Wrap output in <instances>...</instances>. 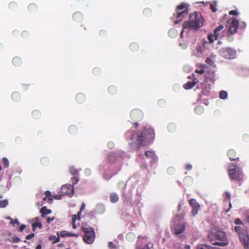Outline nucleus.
<instances>
[{"mask_svg":"<svg viewBox=\"0 0 249 249\" xmlns=\"http://www.w3.org/2000/svg\"><path fill=\"white\" fill-rule=\"evenodd\" d=\"M229 175L232 180H238L242 176V171L240 168L237 167L234 164L230 163L229 166Z\"/></svg>","mask_w":249,"mask_h":249,"instance_id":"obj_4","label":"nucleus"},{"mask_svg":"<svg viewBox=\"0 0 249 249\" xmlns=\"http://www.w3.org/2000/svg\"><path fill=\"white\" fill-rule=\"evenodd\" d=\"M216 6H217V4H216V2H213L210 4L211 9H212V10L213 12L216 11V10H217Z\"/></svg>","mask_w":249,"mask_h":249,"instance_id":"obj_42","label":"nucleus"},{"mask_svg":"<svg viewBox=\"0 0 249 249\" xmlns=\"http://www.w3.org/2000/svg\"><path fill=\"white\" fill-rule=\"evenodd\" d=\"M208 39L210 43H213L214 41V40H215L214 38V34L209 35L208 36Z\"/></svg>","mask_w":249,"mask_h":249,"instance_id":"obj_44","label":"nucleus"},{"mask_svg":"<svg viewBox=\"0 0 249 249\" xmlns=\"http://www.w3.org/2000/svg\"><path fill=\"white\" fill-rule=\"evenodd\" d=\"M229 14L231 15H237L238 13L235 10H231L229 12Z\"/></svg>","mask_w":249,"mask_h":249,"instance_id":"obj_56","label":"nucleus"},{"mask_svg":"<svg viewBox=\"0 0 249 249\" xmlns=\"http://www.w3.org/2000/svg\"><path fill=\"white\" fill-rule=\"evenodd\" d=\"M175 125L173 124H170L168 125V129L170 132H173L175 130Z\"/></svg>","mask_w":249,"mask_h":249,"instance_id":"obj_39","label":"nucleus"},{"mask_svg":"<svg viewBox=\"0 0 249 249\" xmlns=\"http://www.w3.org/2000/svg\"><path fill=\"white\" fill-rule=\"evenodd\" d=\"M228 96V93L225 91H221L219 93V97L222 99H225Z\"/></svg>","mask_w":249,"mask_h":249,"instance_id":"obj_33","label":"nucleus"},{"mask_svg":"<svg viewBox=\"0 0 249 249\" xmlns=\"http://www.w3.org/2000/svg\"><path fill=\"white\" fill-rule=\"evenodd\" d=\"M238 26L239 21L236 18H232L227 20L226 28L228 34L231 35L235 34Z\"/></svg>","mask_w":249,"mask_h":249,"instance_id":"obj_6","label":"nucleus"},{"mask_svg":"<svg viewBox=\"0 0 249 249\" xmlns=\"http://www.w3.org/2000/svg\"><path fill=\"white\" fill-rule=\"evenodd\" d=\"M84 233L83 240L87 244H91L95 239L94 229L91 227H83L82 229Z\"/></svg>","mask_w":249,"mask_h":249,"instance_id":"obj_5","label":"nucleus"},{"mask_svg":"<svg viewBox=\"0 0 249 249\" xmlns=\"http://www.w3.org/2000/svg\"><path fill=\"white\" fill-rule=\"evenodd\" d=\"M32 227L33 231H35V229L37 227L39 228L40 229H41L42 228V225L41 222L39 221H36L32 224Z\"/></svg>","mask_w":249,"mask_h":249,"instance_id":"obj_29","label":"nucleus"},{"mask_svg":"<svg viewBox=\"0 0 249 249\" xmlns=\"http://www.w3.org/2000/svg\"><path fill=\"white\" fill-rule=\"evenodd\" d=\"M81 212L82 211H81L80 210L77 213V216H78V219L80 220V215H81Z\"/></svg>","mask_w":249,"mask_h":249,"instance_id":"obj_62","label":"nucleus"},{"mask_svg":"<svg viewBox=\"0 0 249 249\" xmlns=\"http://www.w3.org/2000/svg\"><path fill=\"white\" fill-rule=\"evenodd\" d=\"M13 240L15 241L16 242H18L20 241V238L18 237L14 238Z\"/></svg>","mask_w":249,"mask_h":249,"instance_id":"obj_61","label":"nucleus"},{"mask_svg":"<svg viewBox=\"0 0 249 249\" xmlns=\"http://www.w3.org/2000/svg\"><path fill=\"white\" fill-rule=\"evenodd\" d=\"M130 49L132 52H135L139 49V45L137 43L133 42L130 45Z\"/></svg>","mask_w":249,"mask_h":249,"instance_id":"obj_28","label":"nucleus"},{"mask_svg":"<svg viewBox=\"0 0 249 249\" xmlns=\"http://www.w3.org/2000/svg\"><path fill=\"white\" fill-rule=\"evenodd\" d=\"M224 29V26L222 25H220L218 27H217L214 31V38L215 40L217 39L221 31Z\"/></svg>","mask_w":249,"mask_h":249,"instance_id":"obj_18","label":"nucleus"},{"mask_svg":"<svg viewBox=\"0 0 249 249\" xmlns=\"http://www.w3.org/2000/svg\"><path fill=\"white\" fill-rule=\"evenodd\" d=\"M99 34L101 36H104L106 34V32L104 30H102L100 31Z\"/></svg>","mask_w":249,"mask_h":249,"instance_id":"obj_59","label":"nucleus"},{"mask_svg":"<svg viewBox=\"0 0 249 249\" xmlns=\"http://www.w3.org/2000/svg\"><path fill=\"white\" fill-rule=\"evenodd\" d=\"M195 72L196 73H199L200 74H203L205 72V71L203 69H201V70H196L195 71Z\"/></svg>","mask_w":249,"mask_h":249,"instance_id":"obj_53","label":"nucleus"},{"mask_svg":"<svg viewBox=\"0 0 249 249\" xmlns=\"http://www.w3.org/2000/svg\"><path fill=\"white\" fill-rule=\"evenodd\" d=\"M9 204L8 200L7 199L0 200V208H4Z\"/></svg>","mask_w":249,"mask_h":249,"instance_id":"obj_30","label":"nucleus"},{"mask_svg":"<svg viewBox=\"0 0 249 249\" xmlns=\"http://www.w3.org/2000/svg\"><path fill=\"white\" fill-rule=\"evenodd\" d=\"M11 97L14 101L18 102L20 99L21 96L19 93L15 92L12 94Z\"/></svg>","mask_w":249,"mask_h":249,"instance_id":"obj_22","label":"nucleus"},{"mask_svg":"<svg viewBox=\"0 0 249 249\" xmlns=\"http://www.w3.org/2000/svg\"><path fill=\"white\" fill-rule=\"evenodd\" d=\"M32 116L35 118H38L40 116V112L38 110H35L32 112Z\"/></svg>","mask_w":249,"mask_h":249,"instance_id":"obj_34","label":"nucleus"},{"mask_svg":"<svg viewBox=\"0 0 249 249\" xmlns=\"http://www.w3.org/2000/svg\"><path fill=\"white\" fill-rule=\"evenodd\" d=\"M189 20L184 22L182 25L184 29H190L198 30L203 25L204 20L200 14L194 12L190 15Z\"/></svg>","mask_w":249,"mask_h":249,"instance_id":"obj_2","label":"nucleus"},{"mask_svg":"<svg viewBox=\"0 0 249 249\" xmlns=\"http://www.w3.org/2000/svg\"><path fill=\"white\" fill-rule=\"evenodd\" d=\"M78 236V234H76V233H70V236H75V237H77Z\"/></svg>","mask_w":249,"mask_h":249,"instance_id":"obj_63","label":"nucleus"},{"mask_svg":"<svg viewBox=\"0 0 249 249\" xmlns=\"http://www.w3.org/2000/svg\"><path fill=\"white\" fill-rule=\"evenodd\" d=\"M189 204L192 207V214L195 216L200 209V205L195 199L192 198L189 200Z\"/></svg>","mask_w":249,"mask_h":249,"instance_id":"obj_12","label":"nucleus"},{"mask_svg":"<svg viewBox=\"0 0 249 249\" xmlns=\"http://www.w3.org/2000/svg\"><path fill=\"white\" fill-rule=\"evenodd\" d=\"M136 249H152V244L148 243L144 246H139L137 245Z\"/></svg>","mask_w":249,"mask_h":249,"instance_id":"obj_27","label":"nucleus"},{"mask_svg":"<svg viewBox=\"0 0 249 249\" xmlns=\"http://www.w3.org/2000/svg\"><path fill=\"white\" fill-rule=\"evenodd\" d=\"M76 101L79 104L83 103L86 100V97L84 94L79 93L76 95Z\"/></svg>","mask_w":249,"mask_h":249,"instance_id":"obj_17","label":"nucleus"},{"mask_svg":"<svg viewBox=\"0 0 249 249\" xmlns=\"http://www.w3.org/2000/svg\"><path fill=\"white\" fill-rule=\"evenodd\" d=\"M45 195L46 197H50L49 198V199L52 201L53 199L52 198L51 193L49 191H47L45 192Z\"/></svg>","mask_w":249,"mask_h":249,"instance_id":"obj_45","label":"nucleus"},{"mask_svg":"<svg viewBox=\"0 0 249 249\" xmlns=\"http://www.w3.org/2000/svg\"><path fill=\"white\" fill-rule=\"evenodd\" d=\"M143 13L145 16H148L152 13L151 11L149 8H145L143 11Z\"/></svg>","mask_w":249,"mask_h":249,"instance_id":"obj_36","label":"nucleus"},{"mask_svg":"<svg viewBox=\"0 0 249 249\" xmlns=\"http://www.w3.org/2000/svg\"><path fill=\"white\" fill-rule=\"evenodd\" d=\"M40 162L43 165H46L49 162V160L47 157H42L40 160Z\"/></svg>","mask_w":249,"mask_h":249,"instance_id":"obj_32","label":"nucleus"},{"mask_svg":"<svg viewBox=\"0 0 249 249\" xmlns=\"http://www.w3.org/2000/svg\"><path fill=\"white\" fill-rule=\"evenodd\" d=\"M54 217L53 216L52 217H48L47 218V222L48 223H50L51 222H52L54 219Z\"/></svg>","mask_w":249,"mask_h":249,"instance_id":"obj_54","label":"nucleus"},{"mask_svg":"<svg viewBox=\"0 0 249 249\" xmlns=\"http://www.w3.org/2000/svg\"><path fill=\"white\" fill-rule=\"evenodd\" d=\"M196 249H215V247L207 244H199L197 246Z\"/></svg>","mask_w":249,"mask_h":249,"instance_id":"obj_21","label":"nucleus"},{"mask_svg":"<svg viewBox=\"0 0 249 249\" xmlns=\"http://www.w3.org/2000/svg\"><path fill=\"white\" fill-rule=\"evenodd\" d=\"M220 54L226 59H232L235 57L236 52L231 48H223L220 50Z\"/></svg>","mask_w":249,"mask_h":249,"instance_id":"obj_8","label":"nucleus"},{"mask_svg":"<svg viewBox=\"0 0 249 249\" xmlns=\"http://www.w3.org/2000/svg\"><path fill=\"white\" fill-rule=\"evenodd\" d=\"M69 131L71 134H75L77 132V128L75 125H71L69 128Z\"/></svg>","mask_w":249,"mask_h":249,"instance_id":"obj_31","label":"nucleus"},{"mask_svg":"<svg viewBox=\"0 0 249 249\" xmlns=\"http://www.w3.org/2000/svg\"><path fill=\"white\" fill-rule=\"evenodd\" d=\"M60 235L62 237H66V236H70V232L67 231H62L61 232Z\"/></svg>","mask_w":249,"mask_h":249,"instance_id":"obj_40","label":"nucleus"},{"mask_svg":"<svg viewBox=\"0 0 249 249\" xmlns=\"http://www.w3.org/2000/svg\"><path fill=\"white\" fill-rule=\"evenodd\" d=\"M74 192V187L71 184H65L62 186L61 188V195L71 196Z\"/></svg>","mask_w":249,"mask_h":249,"instance_id":"obj_9","label":"nucleus"},{"mask_svg":"<svg viewBox=\"0 0 249 249\" xmlns=\"http://www.w3.org/2000/svg\"><path fill=\"white\" fill-rule=\"evenodd\" d=\"M108 91L110 94L114 95L117 93V89L116 87L112 85L108 87Z\"/></svg>","mask_w":249,"mask_h":249,"instance_id":"obj_25","label":"nucleus"},{"mask_svg":"<svg viewBox=\"0 0 249 249\" xmlns=\"http://www.w3.org/2000/svg\"><path fill=\"white\" fill-rule=\"evenodd\" d=\"M235 224L237 225H242L243 223L239 218H237L235 220Z\"/></svg>","mask_w":249,"mask_h":249,"instance_id":"obj_49","label":"nucleus"},{"mask_svg":"<svg viewBox=\"0 0 249 249\" xmlns=\"http://www.w3.org/2000/svg\"><path fill=\"white\" fill-rule=\"evenodd\" d=\"M2 162L5 167L7 168L9 166V160L6 158H3L2 159Z\"/></svg>","mask_w":249,"mask_h":249,"instance_id":"obj_43","label":"nucleus"},{"mask_svg":"<svg viewBox=\"0 0 249 249\" xmlns=\"http://www.w3.org/2000/svg\"><path fill=\"white\" fill-rule=\"evenodd\" d=\"M40 212L41 214V216L44 217L46 215L51 213L52 211L50 209H48L46 207L44 206L40 209Z\"/></svg>","mask_w":249,"mask_h":249,"instance_id":"obj_19","label":"nucleus"},{"mask_svg":"<svg viewBox=\"0 0 249 249\" xmlns=\"http://www.w3.org/2000/svg\"><path fill=\"white\" fill-rule=\"evenodd\" d=\"M209 241L212 242L218 240L220 242H214L213 245L225 247L229 244V240L226 232L221 229L213 228L208 234Z\"/></svg>","mask_w":249,"mask_h":249,"instance_id":"obj_1","label":"nucleus"},{"mask_svg":"<svg viewBox=\"0 0 249 249\" xmlns=\"http://www.w3.org/2000/svg\"><path fill=\"white\" fill-rule=\"evenodd\" d=\"M142 112L138 109H135L130 112V116L132 120L139 121L143 118Z\"/></svg>","mask_w":249,"mask_h":249,"instance_id":"obj_11","label":"nucleus"},{"mask_svg":"<svg viewBox=\"0 0 249 249\" xmlns=\"http://www.w3.org/2000/svg\"><path fill=\"white\" fill-rule=\"evenodd\" d=\"M188 9L187 4L185 3H181L178 6L177 8V13L175 16H176L177 18H180V19L178 20L175 21V24L178 23L180 20H182V18L187 15L188 13Z\"/></svg>","mask_w":249,"mask_h":249,"instance_id":"obj_7","label":"nucleus"},{"mask_svg":"<svg viewBox=\"0 0 249 249\" xmlns=\"http://www.w3.org/2000/svg\"><path fill=\"white\" fill-rule=\"evenodd\" d=\"M53 198H54L56 199H59L61 198V196L60 195H56L55 196H53Z\"/></svg>","mask_w":249,"mask_h":249,"instance_id":"obj_60","label":"nucleus"},{"mask_svg":"<svg viewBox=\"0 0 249 249\" xmlns=\"http://www.w3.org/2000/svg\"><path fill=\"white\" fill-rule=\"evenodd\" d=\"M119 199V197L116 193H111L110 196V201L112 203L116 202Z\"/></svg>","mask_w":249,"mask_h":249,"instance_id":"obj_26","label":"nucleus"},{"mask_svg":"<svg viewBox=\"0 0 249 249\" xmlns=\"http://www.w3.org/2000/svg\"><path fill=\"white\" fill-rule=\"evenodd\" d=\"M41 245L40 244H39L36 246V249H41Z\"/></svg>","mask_w":249,"mask_h":249,"instance_id":"obj_64","label":"nucleus"},{"mask_svg":"<svg viewBox=\"0 0 249 249\" xmlns=\"http://www.w3.org/2000/svg\"><path fill=\"white\" fill-rule=\"evenodd\" d=\"M228 156L231 161L239 159V157L236 152L233 149H230L228 152Z\"/></svg>","mask_w":249,"mask_h":249,"instance_id":"obj_14","label":"nucleus"},{"mask_svg":"<svg viewBox=\"0 0 249 249\" xmlns=\"http://www.w3.org/2000/svg\"><path fill=\"white\" fill-rule=\"evenodd\" d=\"M100 69L97 68H94L93 70V72L94 73V74H97L99 73H100Z\"/></svg>","mask_w":249,"mask_h":249,"instance_id":"obj_52","label":"nucleus"},{"mask_svg":"<svg viewBox=\"0 0 249 249\" xmlns=\"http://www.w3.org/2000/svg\"><path fill=\"white\" fill-rule=\"evenodd\" d=\"M17 4L15 2H11L9 4V7L12 10H15L17 8Z\"/></svg>","mask_w":249,"mask_h":249,"instance_id":"obj_41","label":"nucleus"},{"mask_svg":"<svg viewBox=\"0 0 249 249\" xmlns=\"http://www.w3.org/2000/svg\"><path fill=\"white\" fill-rule=\"evenodd\" d=\"M34 236H35V234L32 233L30 234L27 235L26 236L25 238H26V239L30 240L31 239H32L33 237H34Z\"/></svg>","mask_w":249,"mask_h":249,"instance_id":"obj_50","label":"nucleus"},{"mask_svg":"<svg viewBox=\"0 0 249 249\" xmlns=\"http://www.w3.org/2000/svg\"><path fill=\"white\" fill-rule=\"evenodd\" d=\"M108 247L110 249H117V246L113 242H109L108 244Z\"/></svg>","mask_w":249,"mask_h":249,"instance_id":"obj_37","label":"nucleus"},{"mask_svg":"<svg viewBox=\"0 0 249 249\" xmlns=\"http://www.w3.org/2000/svg\"><path fill=\"white\" fill-rule=\"evenodd\" d=\"M73 19L76 22H80L83 19V16L80 12H75L72 16Z\"/></svg>","mask_w":249,"mask_h":249,"instance_id":"obj_15","label":"nucleus"},{"mask_svg":"<svg viewBox=\"0 0 249 249\" xmlns=\"http://www.w3.org/2000/svg\"><path fill=\"white\" fill-rule=\"evenodd\" d=\"M10 223L12 224L13 226H15L16 224H18V220L17 219H16L15 220H14L13 219H11Z\"/></svg>","mask_w":249,"mask_h":249,"instance_id":"obj_51","label":"nucleus"},{"mask_svg":"<svg viewBox=\"0 0 249 249\" xmlns=\"http://www.w3.org/2000/svg\"><path fill=\"white\" fill-rule=\"evenodd\" d=\"M70 173L72 175H75L78 174L77 171L73 167H70Z\"/></svg>","mask_w":249,"mask_h":249,"instance_id":"obj_38","label":"nucleus"},{"mask_svg":"<svg viewBox=\"0 0 249 249\" xmlns=\"http://www.w3.org/2000/svg\"><path fill=\"white\" fill-rule=\"evenodd\" d=\"M186 168L188 170H190L192 168V166L190 164H188L186 165Z\"/></svg>","mask_w":249,"mask_h":249,"instance_id":"obj_58","label":"nucleus"},{"mask_svg":"<svg viewBox=\"0 0 249 249\" xmlns=\"http://www.w3.org/2000/svg\"><path fill=\"white\" fill-rule=\"evenodd\" d=\"M26 225H24V224H22L21 225L20 227H19V231H20V232H22L25 228H26Z\"/></svg>","mask_w":249,"mask_h":249,"instance_id":"obj_55","label":"nucleus"},{"mask_svg":"<svg viewBox=\"0 0 249 249\" xmlns=\"http://www.w3.org/2000/svg\"><path fill=\"white\" fill-rule=\"evenodd\" d=\"M77 219V215L76 214H73L72 215V228L75 229L76 228V226L75 225V221Z\"/></svg>","mask_w":249,"mask_h":249,"instance_id":"obj_35","label":"nucleus"},{"mask_svg":"<svg viewBox=\"0 0 249 249\" xmlns=\"http://www.w3.org/2000/svg\"><path fill=\"white\" fill-rule=\"evenodd\" d=\"M175 233L177 235L182 233L185 229V225L184 224H176L174 227Z\"/></svg>","mask_w":249,"mask_h":249,"instance_id":"obj_13","label":"nucleus"},{"mask_svg":"<svg viewBox=\"0 0 249 249\" xmlns=\"http://www.w3.org/2000/svg\"><path fill=\"white\" fill-rule=\"evenodd\" d=\"M239 239L246 249H249V235L247 232L239 233Z\"/></svg>","mask_w":249,"mask_h":249,"instance_id":"obj_10","label":"nucleus"},{"mask_svg":"<svg viewBox=\"0 0 249 249\" xmlns=\"http://www.w3.org/2000/svg\"><path fill=\"white\" fill-rule=\"evenodd\" d=\"M28 10L31 13H35L37 10V7L35 3H31L28 6Z\"/></svg>","mask_w":249,"mask_h":249,"instance_id":"obj_23","label":"nucleus"},{"mask_svg":"<svg viewBox=\"0 0 249 249\" xmlns=\"http://www.w3.org/2000/svg\"><path fill=\"white\" fill-rule=\"evenodd\" d=\"M71 181H72V185H74V184H76L78 182V178H77L76 177H72L71 178Z\"/></svg>","mask_w":249,"mask_h":249,"instance_id":"obj_47","label":"nucleus"},{"mask_svg":"<svg viewBox=\"0 0 249 249\" xmlns=\"http://www.w3.org/2000/svg\"><path fill=\"white\" fill-rule=\"evenodd\" d=\"M145 156L147 158L150 159L151 160V161H155L157 160L156 156L152 151H146L145 152Z\"/></svg>","mask_w":249,"mask_h":249,"instance_id":"obj_16","label":"nucleus"},{"mask_svg":"<svg viewBox=\"0 0 249 249\" xmlns=\"http://www.w3.org/2000/svg\"><path fill=\"white\" fill-rule=\"evenodd\" d=\"M85 206H86V205H85V203H84V202H83V203H82V205H81V206L80 210L81 211H83L85 209Z\"/></svg>","mask_w":249,"mask_h":249,"instance_id":"obj_57","label":"nucleus"},{"mask_svg":"<svg viewBox=\"0 0 249 249\" xmlns=\"http://www.w3.org/2000/svg\"><path fill=\"white\" fill-rule=\"evenodd\" d=\"M12 62L13 65L16 67H19L22 64V61L18 57H14L13 59Z\"/></svg>","mask_w":249,"mask_h":249,"instance_id":"obj_20","label":"nucleus"},{"mask_svg":"<svg viewBox=\"0 0 249 249\" xmlns=\"http://www.w3.org/2000/svg\"><path fill=\"white\" fill-rule=\"evenodd\" d=\"M154 130L149 127L145 126L142 131L139 132L136 138L137 144L139 146L145 145L154 138Z\"/></svg>","mask_w":249,"mask_h":249,"instance_id":"obj_3","label":"nucleus"},{"mask_svg":"<svg viewBox=\"0 0 249 249\" xmlns=\"http://www.w3.org/2000/svg\"><path fill=\"white\" fill-rule=\"evenodd\" d=\"M235 231L236 233H238L239 235V233H241L242 232H240V231L241 230V227L240 226H235L234 228Z\"/></svg>","mask_w":249,"mask_h":249,"instance_id":"obj_48","label":"nucleus"},{"mask_svg":"<svg viewBox=\"0 0 249 249\" xmlns=\"http://www.w3.org/2000/svg\"><path fill=\"white\" fill-rule=\"evenodd\" d=\"M195 86V82H188L183 85V87L185 89H190Z\"/></svg>","mask_w":249,"mask_h":249,"instance_id":"obj_24","label":"nucleus"},{"mask_svg":"<svg viewBox=\"0 0 249 249\" xmlns=\"http://www.w3.org/2000/svg\"><path fill=\"white\" fill-rule=\"evenodd\" d=\"M205 62L206 63H207L209 65H212L213 64V61L212 59V58L210 57H207L205 60Z\"/></svg>","mask_w":249,"mask_h":249,"instance_id":"obj_46","label":"nucleus"}]
</instances>
